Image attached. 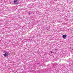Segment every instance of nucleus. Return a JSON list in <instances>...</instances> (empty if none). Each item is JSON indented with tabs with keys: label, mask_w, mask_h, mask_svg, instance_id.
<instances>
[{
	"label": "nucleus",
	"mask_w": 73,
	"mask_h": 73,
	"mask_svg": "<svg viewBox=\"0 0 73 73\" xmlns=\"http://www.w3.org/2000/svg\"><path fill=\"white\" fill-rule=\"evenodd\" d=\"M50 52H51V53H53V52H52V51Z\"/></svg>",
	"instance_id": "nucleus-5"
},
{
	"label": "nucleus",
	"mask_w": 73,
	"mask_h": 73,
	"mask_svg": "<svg viewBox=\"0 0 73 73\" xmlns=\"http://www.w3.org/2000/svg\"><path fill=\"white\" fill-rule=\"evenodd\" d=\"M3 53H5L3 54L4 57H7V56L9 55V52H8L4 51L3 52Z\"/></svg>",
	"instance_id": "nucleus-1"
},
{
	"label": "nucleus",
	"mask_w": 73,
	"mask_h": 73,
	"mask_svg": "<svg viewBox=\"0 0 73 73\" xmlns=\"http://www.w3.org/2000/svg\"><path fill=\"white\" fill-rule=\"evenodd\" d=\"M54 51H55V52H56L57 50H56V49H54Z\"/></svg>",
	"instance_id": "nucleus-4"
},
{
	"label": "nucleus",
	"mask_w": 73,
	"mask_h": 73,
	"mask_svg": "<svg viewBox=\"0 0 73 73\" xmlns=\"http://www.w3.org/2000/svg\"><path fill=\"white\" fill-rule=\"evenodd\" d=\"M63 37V38L64 39L66 38V35H63L62 36Z\"/></svg>",
	"instance_id": "nucleus-3"
},
{
	"label": "nucleus",
	"mask_w": 73,
	"mask_h": 73,
	"mask_svg": "<svg viewBox=\"0 0 73 73\" xmlns=\"http://www.w3.org/2000/svg\"><path fill=\"white\" fill-rule=\"evenodd\" d=\"M17 0H14V4H17Z\"/></svg>",
	"instance_id": "nucleus-2"
},
{
	"label": "nucleus",
	"mask_w": 73,
	"mask_h": 73,
	"mask_svg": "<svg viewBox=\"0 0 73 73\" xmlns=\"http://www.w3.org/2000/svg\"><path fill=\"white\" fill-rule=\"evenodd\" d=\"M29 15H31V13H29Z\"/></svg>",
	"instance_id": "nucleus-6"
}]
</instances>
